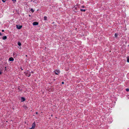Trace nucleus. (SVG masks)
I'll return each instance as SVG.
<instances>
[{
    "label": "nucleus",
    "instance_id": "obj_15",
    "mask_svg": "<svg viewBox=\"0 0 129 129\" xmlns=\"http://www.w3.org/2000/svg\"><path fill=\"white\" fill-rule=\"evenodd\" d=\"M126 91H129V89L128 88H127L126 89Z\"/></svg>",
    "mask_w": 129,
    "mask_h": 129
},
{
    "label": "nucleus",
    "instance_id": "obj_13",
    "mask_svg": "<svg viewBox=\"0 0 129 129\" xmlns=\"http://www.w3.org/2000/svg\"><path fill=\"white\" fill-rule=\"evenodd\" d=\"M30 11L33 13L34 11V10L32 9H31Z\"/></svg>",
    "mask_w": 129,
    "mask_h": 129
},
{
    "label": "nucleus",
    "instance_id": "obj_4",
    "mask_svg": "<svg viewBox=\"0 0 129 129\" xmlns=\"http://www.w3.org/2000/svg\"><path fill=\"white\" fill-rule=\"evenodd\" d=\"M38 24V22H34L33 23V25H37Z\"/></svg>",
    "mask_w": 129,
    "mask_h": 129
},
{
    "label": "nucleus",
    "instance_id": "obj_20",
    "mask_svg": "<svg viewBox=\"0 0 129 129\" xmlns=\"http://www.w3.org/2000/svg\"><path fill=\"white\" fill-rule=\"evenodd\" d=\"M2 34L1 32H0V36H2Z\"/></svg>",
    "mask_w": 129,
    "mask_h": 129
},
{
    "label": "nucleus",
    "instance_id": "obj_10",
    "mask_svg": "<svg viewBox=\"0 0 129 129\" xmlns=\"http://www.w3.org/2000/svg\"><path fill=\"white\" fill-rule=\"evenodd\" d=\"M127 61L128 62H129V57H127Z\"/></svg>",
    "mask_w": 129,
    "mask_h": 129
},
{
    "label": "nucleus",
    "instance_id": "obj_27",
    "mask_svg": "<svg viewBox=\"0 0 129 129\" xmlns=\"http://www.w3.org/2000/svg\"><path fill=\"white\" fill-rule=\"evenodd\" d=\"M51 116H52V115H51Z\"/></svg>",
    "mask_w": 129,
    "mask_h": 129
},
{
    "label": "nucleus",
    "instance_id": "obj_22",
    "mask_svg": "<svg viewBox=\"0 0 129 129\" xmlns=\"http://www.w3.org/2000/svg\"><path fill=\"white\" fill-rule=\"evenodd\" d=\"M31 73H34V72H33V71H32L31 72Z\"/></svg>",
    "mask_w": 129,
    "mask_h": 129
},
{
    "label": "nucleus",
    "instance_id": "obj_18",
    "mask_svg": "<svg viewBox=\"0 0 129 129\" xmlns=\"http://www.w3.org/2000/svg\"><path fill=\"white\" fill-rule=\"evenodd\" d=\"M81 7L82 8H84V6H82Z\"/></svg>",
    "mask_w": 129,
    "mask_h": 129
},
{
    "label": "nucleus",
    "instance_id": "obj_6",
    "mask_svg": "<svg viewBox=\"0 0 129 129\" xmlns=\"http://www.w3.org/2000/svg\"><path fill=\"white\" fill-rule=\"evenodd\" d=\"M21 102H23L25 100V98L23 97H22L21 98Z\"/></svg>",
    "mask_w": 129,
    "mask_h": 129
},
{
    "label": "nucleus",
    "instance_id": "obj_5",
    "mask_svg": "<svg viewBox=\"0 0 129 129\" xmlns=\"http://www.w3.org/2000/svg\"><path fill=\"white\" fill-rule=\"evenodd\" d=\"M9 59L10 61H13L14 60V58L12 57L10 58Z\"/></svg>",
    "mask_w": 129,
    "mask_h": 129
},
{
    "label": "nucleus",
    "instance_id": "obj_17",
    "mask_svg": "<svg viewBox=\"0 0 129 129\" xmlns=\"http://www.w3.org/2000/svg\"><path fill=\"white\" fill-rule=\"evenodd\" d=\"M2 1H3V2L4 3V2H5L6 1H4V0H2Z\"/></svg>",
    "mask_w": 129,
    "mask_h": 129
},
{
    "label": "nucleus",
    "instance_id": "obj_1",
    "mask_svg": "<svg viewBox=\"0 0 129 129\" xmlns=\"http://www.w3.org/2000/svg\"><path fill=\"white\" fill-rule=\"evenodd\" d=\"M25 73L27 77H29L30 76V73L28 71L25 72Z\"/></svg>",
    "mask_w": 129,
    "mask_h": 129
},
{
    "label": "nucleus",
    "instance_id": "obj_25",
    "mask_svg": "<svg viewBox=\"0 0 129 129\" xmlns=\"http://www.w3.org/2000/svg\"><path fill=\"white\" fill-rule=\"evenodd\" d=\"M36 114H38L37 112H36Z\"/></svg>",
    "mask_w": 129,
    "mask_h": 129
},
{
    "label": "nucleus",
    "instance_id": "obj_2",
    "mask_svg": "<svg viewBox=\"0 0 129 129\" xmlns=\"http://www.w3.org/2000/svg\"><path fill=\"white\" fill-rule=\"evenodd\" d=\"M54 72L56 75H57L60 73V71L59 70H57L54 71Z\"/></svg>",
    "mask_w": 129,
    "mask_h": 129
},
{
    "label": "nucleus",
    "instance_id": "obj_12",
    "mask_svg": "<svg viewBox=\"0 0 129 129\" xmlns=\"http://www.w3.org/2000/svg\"><path fill=\"white\" fill-rule=\"evenodd\" d=\"M80 11H81L85 12V11L86 10L85 9H81Z\"/></svg>",
    "mask_w": 129,
    "mask_h": 129
},
{
    "label": "nucleus",
    "instance_id": "obj_11",
    "mask_svg": "<svg viewBox=\"0 0 129 129\" xmlns=\"http://www.w3.org/2000/svg\"><path fill=\"white\" fill-rule=\"evenodd\" d=\"M18 44L19 46H20L21 45V44L20 42H18Z\"/></svg>",
    "mask_w": 129,
    "mask_h": 129
},
{
    "label": "nucleus",
    "instance_id": "obj_19",
    "mask_svg": "<svg viewBox=\"0 0 129 129\" xmlns=\"http://www.w3.org/2000/svg\"><path fill=\"white\" fill-rule=\"evenodd\" d=\"M2 72L1 71H0V75L2 73Z\"/></svg>",
    "mask_w": 129,
    "mask_h": 129
},
{
    "label": "nucleus",
    "instance_id": "obj_9",
    "mask_svg": "<svg viewBox=\"0 0 129 129\" xmlns=\"http://www.w3.org/2000/svg\"><path fill=\"white\" fill-rule=\"evenodd\" d=\"M47 17L46 16H45L44 17V20H47Z\"/></svg>",
    "mask_w": 129,
    "mask_h": 129
},
{
    "label": "nucleus",
    "instance_id": "obj_16",
    "mask_svg": "<svg viewBox=\"0 0 129 129\" xmlns=\"http://www.w3.org/2000/svg\"><path fill=\"white\" fill-rule=\"evenodd\" d=\"M13 1V2L15 3L16 2V0H12Z\"/></svg>",
    "mask_w": 129,
    "mask_h": 129
},
{
    "label": "nucleus",
    "instance_id": "obj_26",
    "mask_svg": "<svg viewBox=\"0 0 129 129\" xmlns=\"http://www.w3.org/2000/svg\"><path fill=\"white\" fill-rule=\"evenodd\" d=\"M26 57H27V55H26V56H25Z\"/></svg>",
    "mask_w": 129,
    "mask_h": 129
},
{
    "label": "nucleus",
    "instance_id": "obj_7",
    "mask_svg": "<svg viewBox=\"0 0 129 129\" xmlns=\"http://www.w3.org/2000/svg\"><path fill=\"white\" fill-rule=\"evenodd\" d=\"M7 38V37L6 36H3V39L4 40H6Z\"/></svg>",
    "mask_w": 129,
    "mask_h": 129
},
{
    "label": "nucleus",
    "instance_id": "obj_3",
    "mask_svg": "<svg viewBox=\"0 0 129 129\" xmlns=\"http://www.w3.org/2000/svg\"><path fill=\"white\" fill-rule=\"evenodd\" d=\"M17 28L18 29H20L22 27V25H16Z\"/></svg>",
    "mask_w": 129,
    "mask_h": 129
},
{
    "label": "nucleus",
    "instance_id": "obj_8",
    "mask_svg": "<svg viewBox=\"0 0 129 129\" xmlns=\"http://www.w3.org/2000/svg\"><path fill=\"white\" fill-rule=\"evenodd\" d=\"M23 107L25 109H27L28 108L27 106H23Z\"/></svg>",
    "mask_w": 129,
    "mask_h": 129
},
{
    "label": "nucleus",
    "instance_id": "obj_23",
    "mask_svg": "<svg viewBox=\"0 0 129 129\" xmlns=\"http://www.w3.org/2000/svg\"><path fill=\"white\" fill-rule=\"evenodd\" d=\"M2 32H4V30H2Z\"/></svg>",
    "mask_w": 129,
    "mask_h": 129
},
{
    "label": "nucleus",
    "instance_id": "obj_24",
    "mask_svg": "<svg viewBox=\"0 0 129 129\" xmlns=\"http://www.w3.org/2000/svg\"><path fill=\"white\" fill-rule=\"evenodd\" d=\"M21 69L22 70H23V69H22V68H21Z\"/></svg>",
    "mask_w": 129,
    "mask_h": 129
},
{
    "label": "nucleus",
    "instance_id": "obj_21",
    "mask_svg": "<svg viewBox=\"0 0 129 129\" xmlns=\"http://www.w3.org/2000/svg\"><path fill=\"white\" fill-rule=\"evenodd\" d=\"M62 84H64V82H62Z\"/></svg>",
    "mask_w": 129,
    "mask_h": 129
},
{
    "label": "nucleus",
    "instance_id": "obj_14",
    "mask_svg": "<svg viewBox=\"0 0 129 129\" xmlns=\"http://www.w3.org/2000/svg\"><path fill=\"white\" fill-rule=\"evenodd\" d=\"M117 36H118V34H117L115 33V37H117Z\"/></svg>",
    "mask_w": 129,
    "mask_h": 129
}]
</instances>
